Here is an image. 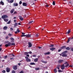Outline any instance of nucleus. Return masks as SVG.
Returning <instances> with one entry per match:
<instances>
[{"instance_id":"f257e3e1","label":"nucleus","mask_w":73,"mask_h":73,"mask_svg":"<svg viewBox=\"0 0 73 73\" xmlns=\"http://www.w3.org/2000/svg\"><path fill=\"white\" fill-rule=\"evenodd\" d=\"M69 64H67V65L65 66H64V64H63L61 66V69L62 70H64V69H65V67L67 68L69 66Z\"/></svg>"},{"instance_id":"f03ea898","label":"nucleus","mask_w":73,"mask_h":73,"mask_svg":"<svg viewBox=\"0 0 73 73\" xmlns=\"http://www.w3.org/2000/svg\"><path fill=\"white\" fill-rule=\"evenodd\" d=\"M8 17L7 15H2L1 17V18L3 19H5L8 18Z\"/></svg>"},{"instance_id":"7ed1b4c3","label":"nucleus","mask_w":73,"mask_h":73,"mask_svg":"<svg viewBox=\"0 0 73 73\" xmlns=\"http://www.w3.org/2000/svg\"><path fill=\"white\" fill-rule=\"evenodd\" d=\"M11 45V43L9 42L8 43V44H6L5 45V46L6 47H8V46H10Z\"/></svg>"},{"instance_id":"20e7f679","label":"nucleus","mask_w":73,"mask_h":73,"mask_svg":"<svg viewBox=\"0 0 73 73\" xmlns=\"http://www.w3.org/2000/svg\"><path fill=\"white\" fill-rule=\"evenodd\" d=\"M6 71L7 72V73H9V72H10V68L7 67L6 68Z\"/></svg>"},{"instance_id":"39448f33","label":"nucleus","mask_w":73,"mask_h":73,"mask_svg":"<svg viewBox=\"0 0 73 73\" xmlns=\"http://www.w3.org/2000/svg\"><path fill=\"white\" fill-rule=\"evenodd\" d=\"M19 17L21 21H23L24 20V18H23V17H22V16H19Z\"/></svg>"},{"instance_id":"423d86ee","label":"nucleus","mask_w":73,"mask_h":73,"mask_svg":"<svg viewBox=\"0 0 73 73\" xmlns=\"http://www.w3.org/2000/svg\"><path fill=\"white\" fill-rule=\"evenodd\" d=\"M13 68L14 70H16L17 69V65L13 66Z\"/></svg>"},{"instance_id":"0eeeda50","label":"nucleus","mask_w":73,"mask_h":73,"mask_svg":"<svg viewBox=\"0 0 73 73\" xmlns=\"http://www.w3.org/2000/svg\"><path fill=\"white\" fill-rule=\"evenodd\" d=\"M62 57H66L67 56V55L66 54H65L63 52L62 53Z\"/></svg>"},{"instance_id":"6e6552de","label":"nucleus","mask_w":73,"mask_h":73,"mask_svg":"<svg viewBox=\"0 0 73 73\" xmlns=\"http://www.w3.org/2000/svg\"><path fill=\"white\" fill-rule=\"evenodd\" d=\"M62 62H64V60H60L58 61V62L59 64H61Z\"/></svg>"},{"instance_id":"1a4fd4ad","label":"nucleus","mask_w":73,"mask_h":73,"mask_svg":"<svg viewBox=\"0 0 73 73\" xmlns=\"http://www.w3.org/2000/svg\"><path fill=\"white\" fill-rule=\"evenodd\" d=\"M28 44V48H31V47H32V44H31V43L30 42H29Z\"/></svg>"},{"instance_id":"9d476101","label":"nucleus","mask_w":73,"mask_h":73,"mask_svg":"<svg viewBox=\"0 0 73 73\" xmlns=\"http://www.w3.org/2000/svg\"><path fill=\"white\" fill-rule=\"evenodd\" d=\"M26 36L27 38H29V37H31V35L30 34H27L26 35Z\"/></svg>"},{"instance_id":"9b49d317","label":"nucleus","mask_w":73,"mask_h":73,"mask_svg":"<svg viewBox=\"0 0 73 73\" xmlns=\"http://www.w3.org/2000/svg\"><path fill=\"white\" fill-rule=\"evenodd\" d=\"M20 32V30H19V29H17L16 31H15V33L16 34H17V33H19V32Z\"/></svg>"},{"instance_id":"f8f14e48","label":"nucleus","mask_w":73,"mask_h":73,"mask_svg":"<svg viewBox=\"0 0 73 73\" xmlns=\"http://www.w3.org/2000/svg\"><path fill=\"white\" fill-rule=\"evenodd\" d=\"M23 6L27 7V3H26L25 2H23Z\"/></svg>"},{"instance_id":"ddd939ff","label":"nucleus","mask_w":73,"mask_h":73,"mask_svg":"<svg viewBox=\"0 0 73 73\" xmlns=\"http://www.w3.org/2000/svg\"><path fill=\"white\" fill-rule=\"evenodd\" d=\"M14 7H17L18 6V4L17 3H14L13 4Z\"/></svg>"},{"instance_id":"4468645a","label":"nucleus","mask_w":73,"mask_h":73,"mask_svg":"<svg viewBox=\"0 0 73 73\" xmlns=\"http://www.w3.org/2000/svg\"><path fill=\"white\" fill-rule=\"evenodd\" d=\"M66 47V46H63L61 47L60 49H65Z\"/></svg>"},{"instance_id":"2eb2a0df","label":"nucleus","mask_w":73,"mask_h":73,"mask_svg":"<svg viewBox=\"0 0 73 73\" xmlns=\"http://www.w3.org/2000/svg\"><path fill=\"white\" fill-rule=\"evenodd\" d=\"M26 61L27 62H31V59H30L28 58L27 59H26Z\"/></svg>"},{"instance_id":"dca6fc26","label":"nucleus","mask_w":73,"mask_h":73,"mask_svg":"<svg viewBox=\"0 0 73 73\" xmlns=\"http://www.w3.org/2000/svg\"><path fill=\"white\" fill-rule=\"evenodd\" d=\"M50 50H52V51H53L54 50H55V49H56V48H54L52 47V48H50Z\"/></svg>"},{"instance_id":"f3484780","label":"nucleus","mask_w":73,"mask_h":73,"mask_svg":"<svg viewBox=\"0 0 73 73\" xmlns=\"http://www.w3.org/2000/svg\"><path fill=\"white\" fill-rule=\"evenodd\" d=\"M14 11H15V9H11V10L10 11L11 13V14H12V13H13V12H14Z\"/></svg>"},{"instance_id":"a211bd4d","label":"nucleus","mask_w":73,"mask_h":73,"mask_svg":"<svg viewBox=\"0 0 73 73\" xmlns=\"http://www.w3.org/2000/svg\"><path fill=\"white\" fill-rule=\"evenodd\" d=\"M3 29L4 30H7L8 29V27L7 26H5L4 27Z\"/></svg>"},{"instance_id":"6ab92c4d","label":"nucleus","mask_w":73,"mask_h":73,"mask_svg":"<svg viewBox=\"0 0 73 73\" xmlns=\"http://www.w3.org/2000/svg\"><path fill=\"white\" fill-rule=\"evenodd\" d=\"M41 62L42 63H44V64H46V63H47V62L46 61H44L43 60H41Z\"/></svg>"},{"instance_id":"aec40b11","label":"nucleus","mask_w":73,"mask_h":73,"mask_svg":"<svg viewBox=\"0 0 73 73\" xmlns=\"http://www.w3.org/2000/svg\"><path fill=\"white\" fill-rule=\"evenodd\" d=\"M60 65H58L57 66L56 68L58 69V70L60 69Z\"/></svg>"},{"instance_id":"412c9836","label":"nucleus","mask_w":73,"mask_h":73,"mask_svg":"<svg viewBox=\"0 0 73 73\" xmlns=\"http://www.w3.org/2000/svg\"><path fill=\"white\" fill-rule=\"evenodd\" d=\"M38 60V58H36L34 60V61L35 62H37Z\"/></svg>"},{"instance_id":"4be33fe9","label":"nucleus","mask_w":73,"mask_h":73,"mask_svg":"<svg viewBox=\"0 0 73 73\" xmlns=\"http://www.w3.org/2000/svg\"><path fill=\"white\" fill-rule=\"evenodd\" d=\"M4 20L6 22H7V21H8V19H4Z\"/></svg>"},{"instance_id":"5701e85b","label":"nucleus","mask_w":73,"mask_h":73,"mask_svg":"<svg viewBox=\"0 0 73 73\" xmlns=\"http://www.w3.org/2000/svg\"><path fill=\"white\" fill-rule=\"evenodd\" d=\"M0 4H1L2 5H4V3L3 2V1H1V2Z\"/></svg>"},{"instance_id":"b1692460","label":"nucleus","mask_w":73,"mask_h":73,"mask_svg":"<svg viewBox=\"0 0 73 73\" xmlns=\"http://www.w3.org/2000/svg\"><path fill=\"white\" fill-rule=\"evenodd\" d=\"M54 73H57V68H55V69H54Z\"/></svg>"},{"instance_id":"393cba45","label":"nucleus","mask_w":73,"mask_h":73,"mask_svg":"<svg viewBox=\"0 0 73 73\" xmlns=\"http://www.w3.org/2000/svg\"><path fill=\"white\" fill-rule=\"evenodd\" d=\"M66 50H69L70 49L69 47H67L66 48Z\"/></svg>"},{"instance_id":"a878e982","label":"nucleus","mask_w":73,"mask_h":73,"mask_svg":"<svg viewBox=\"0 0 73 73\" xmlns=\"http://www.w3.org/2000/svg\"><path fill=\"white\" fill-rule=\"evenodd\" d=\"M54 46V44H51L49 45V47L50 48H51L52 47H53Z\"/></svg>"},{"instance_id":"bb28decb","label":"nucleus","mask_w":73,"mask_h":73,"mask_svg":"<svg viewBox=\"0 0 73 73\" xmlns=\"http://www.w3.org/2000/svg\"><path fill=\"white\" fill-rule=\"evenodd\" d=\"M71 31V30H68V32H67V34H69L70 33V32Z\"/></svg>"},{"instance_id":"cd10ccee","label":"nucleus","mask_w":73,"mask_h":73,"mask_svg":"<svg viewBox=\"0 0 73 73\" xmlns=\"http://www.w3.org/2000/svg\"><path fill=\"white\" fill-rule=\"evenodd\" d=\"M14 1V0H10V3H13Z\"/></svg>"},{"instance_id":"c85d7f7f","label":"nucleus","mask_w":73,"mask_h":73,"mask_svg":"<svg viewBox=\"0 0 73 73\" xmlns=\"http://www.w3.org/2000/svg\"><path fill=\"white\" fill-rule=\"evenodd\" d=\"M30 65H35V63L34 62L31 63H30Z\"/></svg>"},{"instance_id":"c756f323","label":"nucleus","mask_w":73,"mask_h":73,"mask_svg":"<svg viewBox=\"0 0 73 73\" xmlns=\"http://www.w3.org/2000/svg\"><path fill=\"white\" fill-rule=\"evenodd\" d=\"M17 25V23H15L14 24V27H15Z\"/></svg>"},{"instance_id":"7c9ffc66","label":"nucleus","mask_w":73,"mask_h":73,"mask_svg":"<svg viewBox=\"0 0 73 73\" xmlns=\"http://www.w3.org/2000/svg\"><path fill=\"white\" fill-rule=\"evenodd\" d=\"M39 67L36 68H35V70H39Z\"/></svg>"},{"instance_id":"2f4dec72","label":"nucleus","mask_w":73,"mask_h":73,"mask_svg":"<svg viewBox=\"0 0 73 73\" xmlns=\"http://www.w3.org/2000/svg\"><path fill=\"white\" fill-rule=\"evenodd\" d=\"M34 23V21H31L30 22H29V24H31V23Z\"/></svg>"},{"instance_id":"473e14b6","label":"nucleus","mask_w":73,"mask_h":73,"mask_svg":"<svg viewBox=\"0 0 73 73\" xmlns=\"http://www.w3.org/2000/svg\"><path fill=\"white\" fill-rule=\"evenodd\" d=\"M52 4L53 5H55V1H53V2H52Z\"/></svg>"},{"instance_id":"72a5a7b5","label":"nucleus","mask_w":73,"mask_h":73,"mask_svg":"<svg viewBox=\"0 0 73 73\" xmlns=\"http://www.w3.org/2000/svg\"><path fill=\"white\" fill-rule=\"evenodd\" d=\"M10 40H11L12 41H14V38L12 37H11L10 38Z\"/></svg>"},{"instance_id":"f704fd0d","label":"nucleus","mask_w":73,"mask_h":73,"mask_svg":"<svg viewBox=\"0 0 73 73\" xmlns=\"http://www.w3.org/2000/svg\"><path fill=\"white\" fill-rule=\"evenodd\" d=\"M11 21H9L8 23H7V24H9L10 23H11Z\"/></svg>"},{"instance_id":"c9c22d12","label":"nucleus","mask_w":73,"mask_h":73,"mask_svg":"<svg viewBox=\"0 0 73 73\" xmlns=\"http://www.w3.org/2000/svg\"><path fill=\"white\" fill-rule=\"evenodd\" d=\"M29 53V52H25L24 54L25 55H26L27 54H28Z\"/></svg>"},{"instance_id":"e433bc0d","label":"nucleus","mask_w":73,"mask_h":73,"mask_svg":"<svg viewBox=\"0 0 73 73\" xmlns=\"http://www.w3.org/2000/svg\"><path fill=\"white\" fill-rule=\"evenodd\" d=\"M67 52H68V51H64V52H63V53H64L65 54H66V53H67Z\"/></svg>"},{"instance_id":"4c0bfd02","label":"nucleus","mask_w":73,"mask_h":73,"mask_svg":"<svg viewBox=\"0 0 73 73\" xmlns=\"http://www.w3.org/2000/svg\"><path fill=\"white\" fill-rule=\"evenodd\" d=\"M11 73H15V71L13 70L11 72Z\"/></svg>"},{"instance_id":"58836bf2","label":"nucleus","mask_w":73,"mask_h":73,"mask_svg":"<svg viewBox=\"0 0 73 73\" xmlns=\"http://www.w3.org/2000/svg\"><path fill=\"white\" fill-rule=\"evenodd\" d=\"M11 45H14V46H15V43H12Z\"/></svg>"},{"instance_id":"ea45409f","label":"nucleus","mask_w":73,"mask_h":73,"mask_svg":"<svg viewBox=\"0 0 73 73\" xmlns=\"http://www.w3.org/2000/svg\"><path fill=\"white\" fill-rule=\"evenodd\" d=\"M2 72L3 73H5V72H6V71L5 70H3V71H2Z\"/></svg>"},{"instance_id":"a19ab883","label":"nucleus","mask_w":73,"mask_h":73,"mask_svg":"<svg viewBox=\"0 0 73 73\" xmlns=\"http://www.w3.org/2000/svg\"><path fill=\"white\" fill-rule=\"evenodd\" d=\"M70 41V38H69L68 39V40L67 41V43H68V42H69Z\"/></svg>"},{"instance_id":"79ce46f5","label":"nucleus","mask_w":73,"mask_h":73,"mask_svg":"<svg viewBox=\"0 0 73 73\" xmlns=\"http://www.w3.org/2000/svg\"><path fill=\"white\" fill-rule=\"evenodd\" d=\"M19 73H24V71L22 70Z\"/></svg>"},{"instance_id":"37998d69","label":"nucleus","mask_w":73,"mask_h":73,"mask_svg":"<svg viewBox=\"0 0 73 73\" xmlns=\"http://www.w3.org/2000/svg\"><path fill=\"white\" fill-rule=\"evenodd\" d=\"M8 36H12V34H11L9 33L8 34Z\"/></svg>"},{"instance_id":"c03bdc74","label":"nucleus","mask_w":73,"mask_h":73,"mask_svg":"<svg viewBox=\"0 0 73 73\" xmlns=\"http://www.w3.org/2000/svg\"><path fill=\"white\" fill-rule=\"evenodd\" d=\"M16 14H17V12L16 11H14L13 14L14 15H16Z\"/></svg>"},{"instance_id":"a18cd8bd","label":"nucleus","mask_w":73,"mask_h":73,"mask_svg":"<svg viewBox=\"0 0 73 73\" xmlns=\"http://www.w3.org/2000/svg\"><path fill=\"white\" fill-rule=\"evenodd\" d=\"M26 36V35H21V37H25Z\"/></svg>"},{"instance_id":"49530a36","label":"nucleus","mask_w":73,"mask_h":73,"mask_svg":"<svg viewBox=\"0 0 73 73\" xmlns=\"http://www.w3.org/2000/svg\"><path fill=\"white\" fill-rule=\"evenodd\" d=\"M7 58V56H5L4 57V58H5V59Z\"/></svg>"},{"instance_id":"de8ad7c7","label":"nucleus","mask_w":73,"mask_h":73,"mask_svg":"<svg viewBox=\"0 0 73 73\" xmlns=\"http://www.w3.org/2000/svg\"><path fill=\"white\" fill-rule=\"evenodd\" d=\"M36 37H38V34H36Z\"/></svg>"},{"instance_id":"09e8293b","label":"nucleus","mask_w":73,"mask_h":73,"mask_svg":"<svg viewBox=\"0 0 73 73\" xmlns=\"http://www.w3.org/2000/svg\"><path fill=\"white\" fill-rule=\"evenodd\" d=\"M19 4H22V1H20Z\"/></svg>"},{"instance_id":"8fccbe9b","label":"nucleus","mask_w":73,"mask_h":73,"mask_svg":"<svg viewBox=\"0 0 73 73\" xmlns=\"http://www.w3.org/2000/svg\"><path fill=\"white\" fill-rule=\"evenodd\" d=\"M61 51V49H59L58 51V52H60Z\"/></svg>"},{"instance_id":"3c124183","label":"nucleus","mask_w":73,"mask_h":73,"mask_svg":"<svg viewBox=\"0 0 73 73\" xmlns=\"http://www.w3.org/2000/svg\"><path fill=\"white\" fill-rule=\"evenodd\" d=\"M9 37V36H6V37L5 38H6V39H8V38Z\"/></svg>"},{"instance_id":"603ef678","label":"nucleus","mask_w":73,"mask_h":73,"mask_svg":"<svg viewBox=\"0 0 73 73\" xmlns=\"http://www.w3.org/2000/svg\"><path fill=\"white\" fill-rule=\"evenodd\" d=\"M7 1H8V3H10V1L9 0H6Z\"/></svg>"},{"instance_id":"864d4df0","label":"nucleus","mask_w":73,"mask_h":73,"mask_svg":"<svg viewBox=\"0 0 73 73\" xmlns=\"http://www.w3.org/2000/svg\"><path fill=\"white\" fill-rule=\"evenodd\" d=\"M43 68H44V69H45V68H46V69H48V67H47L46 66L45 67H44Z\"/></svg>"},{"instance_id":"5fc2aeb1","label":"nucleus","mask_w":73,"mask_h":73,"mask_svg":"<svg viewBox=\"0 0 73 73\" xmlns=\"http://www.w3.org/2000/svg\"><path fill=\"white\" fill-rule=\"evenodd\" d=\"M10 29L11 31H13V28H12L11 27L10 28Z\"/></svg>"},{"instance_id":"6e6d98bb","label":"nucleus","mask_w":73,"mask_h":73,"mask_svg":"<svg viewBox=\"0 0 73 73\" xmlns=\"http://www.w3.org/2000/svg\"><path fill=\"white\" fill-rule=\"evenodd\" d=\"M25 34V33H22V34L23 35H24Z\"/></svg>"},{"instance_id":"4d7b16f0","label":"nucleus","mask_w":73,"mask_h":73,"mask_svg":"<svg viewBox=\"0 0 73 73\" xmlns=\"http://www.w3.org/2000/svg\"><path fill=\"white\" fill-rule=\"evenodd\" d=\"M11 54V55H12L13 56V57H15V55H14V54Z\"/></svg>"},{"instance_id":"13d9d810","label":"nucleus","mask_w":73,"mask_h":73,"mask_svg":"<svg viewBox=\"0 0 73 73\" xmlns=\"http://www.w3.org/2000/svg\"><path fill=\"white\" fill-rule=\"evenodd\" d=\"M58 72H61V70H58Z\"/></svg>"},{"instance_id":"bf43d9fd","label":"nucleus","mask_w":73,"mask_h":73,"mask_svg":"<svg viewBox=\"0 0 73 73\" xmlns=\"http://www.w3.org/2000/svg\"><path fill=\"white\" fill-rule=\"evenodd\" d=\"M44 55H47V54H48L47 52H46L44 53Z\"/></svg>"},{"instance_id":"052dcab7","label":"nucleus","mask_w":73,"mask_h":73,"mask_svg":"<svg viewBox=\"0 0 73 73\" xmlns=\"http://www.w3.org/2000/svg\"><path fill=\"white\" fill-rule=\"evenodd\" d=\"M29 53L30 54H32V52H31V51H30L29 52Z\"/></svg>"},{"instance_id":"680f3d73","label":"nucleus","mask_w":73,"mask_h":73,"mask_svg":"<svg viewBox=\"0 0 73 73\" xmlns=\"http://www.w3.org/2000/svg\"><path fill=\"white\" fill-rule=\"evenodd\" d=\"M69 64V63H68V62H66L64 63V64L65 65H66V64Z\"/></svg>"},{"instance_id":"e2e57ef3","label":"nucleus","mask_w":73,"mask_h":73,"mask_svg":"<svg viewBox=\"0 0 73 73\" xmlns=\"http://www.w3.org/2000/svg\"><path fill=\"white\" fill-rule=\"evenodd\" d=\"M47 54H49L50 53V52H47Z\"/></svg>"},{"instance_id":"0e129e2a","label":"nucleus","mask_w":73,"mask_h":73,"mask_svg":"<svg viewBox=\"0 0 73 73\" xmlns=\"http://www.w3.org/2000/svg\"><path fill=\"white\" fill-rule=\"evenodd\" d=\"M36 56L35 55H33V57H36Z\"/></svg>"},{"instance_id":"69168bd1","label":"nucleus","mask_w":73,"mask_h":73,"mask_svg":"<svg viewBox=\"0 0 73 73\" xmlns=\"http://www.w3.org/2000/svg\"><path fill=\"white\" fill-rule=\"evenodd\" d=\"M71 51H73V48H71Z\"/></svg>"},{"instance_id":"338daca9","label":"nucleus","mask_w":73,"mask_h":73,"mask_svg":"<svg viewBox=\"0 0 73 73\" xmlns=\"http://www.w3.org/2000/svg\"><path fill=\"white\" fill-rule=\"evenodd\" d=\"M47 58H50V57H49V56H47L46 57Z\"/></svg>"},{"instance_id":"774afa93","label":"nucleus","mask_w":73,"mask_h":73,"mask_svg":"<svg viewBox=\"0 0 73 73\" xmlns=\"http://www.w3.org/2000/svg\"><path fill=\"white\" fill-rule=\"evenodd\" d=\"M15 20V19H16V17H14L13 18Z\"/></svg>"}]
</instances>
